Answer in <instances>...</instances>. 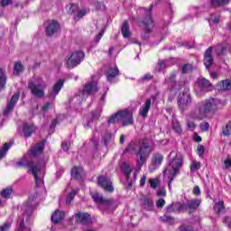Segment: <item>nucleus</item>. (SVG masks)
I'll return each instance as SVG.
<instances>
[{
	"mask_svg": "<svg viewBox=\"0 0 231 231\" xmlns=\"http://www.w3.org/2000/svg\"><path fill=\"white\" fill-rule=\"evenodd\" d=\"M212 51H214V47H209L204 53V65L207 68V69H208V68H210V66L214 64Z\"/></svg>",
	"mask_w": 231,
	"mask_h": 231,
	"instance_id": "17",
	"label": "nucleus"
},
{
	"mask_svg": "<svg viewBox=\"0 0 231 231\" xmlns=\"http://www.w3.org/2000/svg\"><path fill=\"white\" fill-rule=\"evenodd\" d=\"M108 124H118L120 122L123 127H127V125H133V112L131 110H119L116 114L108 117Z\"/></svg>",
	"mask_w": 231,
	"mask_h": 231,
	"instance_id": "6",
	"label": "nucleus"
},
{
	"mask_svg": "<svg viewBox=\"0 0 231 231\" xmlns=\"http://www.w3.org/2000/svg\"><path fill=\"white\" fill-rule=\"evenodd\" d=\"M92 118L93 120H98V118H100V112L98 111L92 112Z\"/></svg>",
	"mask_w": 231,
	"mask_h": 231,
	"instance_id": "63",
	"label": "nucleus"
},
{
	"mask_svg": "<svg viewBox=\"0 0 231 231\" xmlns=\"http://www.w3.org/2000/svg\"><path fill=\"white\" fill-rule=\"evenodd\" d=\"M32 219V211H27L19 216L17 220L16 231H32L30 226V220Z\"/></svg>",
	"mask_w": 231,
	"mask_h": 231,
	"instance_id": "10",
	"label": "nucleus"
},
{
	"mask_svg": "<svg viewBox=\"0 0 231 231\" xmlns=\"http://www.w3.org/2000/svg\"><path fill=\"white\" fill-rule=\"evenodd\" d=\"M194 69V67H192V64L186 63L182 66V73L184 75H187V73H191V71Z\"/></svg>",
	"mask_w": 231,
	"mask_h": 231,
	"instance_id": "45",
	"label": "nucleus"
},
{
	"mask_svg": "<svg viewBox=\"0 0 231 231\" xmlns=\"http://www.w3.org/2000/svg\"><path fill=\"white\" fill-rule=\"evenodd\" d=\"M177 104L180 111H187L189 109V106L192 104V96H190L189 89L186 88L179 94Z\"/></svg>",
	"mask_w": 231,
	"mask_h": 231,
	"instance_id": "9",
	"label": "nucleus"
},
{
	"mask_svg": "<svg viewBox=\"0 0 231 231\" xmlns=\"http://www.w3.org/2000/svg\"><path fill=\"white\" fill-rule=\"evenodd\" d=\"M88 12H89V10L87 9H81L79 10L77 14L74 16V20L75 21H80V19H82V17H84Z\"/></svg>",
	"mask_w": 231,
	"mask_h": 231,
	"instance_id": "44",
	"label": "nucleus"
},
{
	"mask_svg": "<svg viewBox=\"0 0 231 231\" xmlns=\"http://www.w3.org/2000/svg\"><path fill=\"white\" fill-rule=\"evenodd\" d=\"M12 226V222H5L2 226H0V231H8Z\"/></svg>",
	"mask_w": 231,
	"mask_h": 231,
	"instance_id": "53",
	"label": "nucleus"
},
{
	"mask_svg": "<svg viewBox=\"0 0 231 231\" xmlns=\"http://www.w3.org/2000/svg\"><path fill=\"white\" fill-rule=\"evenodd\" d=\"M46 88H48V85L41 77H32L28 82V88L35 98H44L46 97Z\"/></svg>",
	"mask_w": 231,
	"mask_h": 231,
	"instance_id": "5",
	"label": "nucleus"
},
{
	"mask_svg": "<svg viewBox=\"0 0 231 231\" xmlns=\"http://www.w3.org/2000/svg\"><path fill=\"white\" fill-rule=\"evenodd\" d=\"M158 68L159 70L162 71V69H165V61L162 60L158 62Z\"/></svg>",
	"mask_w": 231,
	"mask_h": 231,
	"instance_id": "64",
	"label": "nucleus"
},
{
	"mask_svg": "<svg viewBox=\"0 0 231 231\" xmlns=\"http://www.w3.org/2000/svg\"><path fill=\"white\" fill-rule=\"evenodd\" d=\"M214 210L216 214H221V212H225V202L223 200L218 201L214 205Z\"/></svg>",
	"mask_w": 231,
	"mask_h": 231,
	"instance_id": "38",
	"label": "nucleus"
},
{
	"mask_svg": "<svg viewBox=\"0 0 231 231\" xmlns=\"http://www.w3.org/2000/svg\"><path fill=\"white\" fill-rule=\"evenodd\" d=\"M153 76L151 74H145L143 78L139 79V82H149V80H152Z\"/></svg>",
	"mask_w": 231,
	"mask_h": 231,
	"instance_id": "49",
	"label": "nucleus"
},
{
	"mask_svg": "<svg viewBox=\"0 0 231 231\" xmlns=\"http://www.w3.org/2000/svg\"><path fill=\"white\" fill-rule=\"evenodd\" d=\"M172 129L175 133H177V134H181V133H183L181 125L180 124V121H178V119L176 118L172 119Z\"/></svg>",
	"mask_w": 231,
	"mask_h": 231,
	"instance_id": "35",
	"label": "nucleus"
},
{
	"mask_svg": "<svg viewBox=\"0 0 231 231\" xmlns=\"http://www.w3.org/2000/svg\"><path fill=\"white\" fill-rule=\"evenodd\" d=\"M180 231H194L192 229V226H181L180 227Z\"/></svg>",
	"mask_w": 231,
	"mask_h": 231,
	"instance_id": "61",
	"label": "nucleus"
},
{
	"mask_svg": "<svg viewBox=\"0 0 231 231\" xmlns=\"http://www.w3.org/2000/svg\"><path fill=\"white\" fill-rule=\"evenodd\" d=\"M214 85L205 78H198L195 82V91L198 97H203L207 95L209 91H213Z\"/></svg>",
	"mask_w": 231,
	"mask_h": 231,
	"instance_id": "8",
	"label": "nucleus"
},
{
	"mask_svg": "<svg viewBox=\"0 0 231 231\" xmlns=\"http://www.w3.org/2000/svg\"><path fill=\"white\" fill-rule=\"evenodd\" d=\"M144 17L142 21L138 22L139 26H144L143 32L141 33L142 39L147 40L152 35V28H154V21L152 20V5L149 9L142 8Z\"/></svg>",
	"mask_w": 231,
	"mask_h": 231,
	"instance_id": "4",
	"label": "nucleus"
},
{
	"mask_svg": "<svg viewBox=\"0 0 231 231\" xmlns=\"http://www.w3.org/2000/svg\"><path fill=\"white\" fill-rule=\"evenodd\" d=\"M19 97H21V94L15 93L12 96L10 102L7 103V106L4 111V115H8L11 111L14 110V107H15V104L19 102Z\"/></svg>",
	"mask_w": 231,
	"mask_h": 231,
	"instance_id": "18",
	"label": "nucleus"
},
{
	"mask_svg": "<svg viewBox=\"0 0 231 231\" xmlns=\"http://www.w3.org/2000/svg\"><path fill=\"white\" fill-rule=\"evenodd\" d=\"M121 171L125 174L126 181H129L131 172H133V168H131V164H129L128 162H123V164L121 165Z\"/></svg>",
	"mask_w": 231,
	"mask_h": 231,
	"instance_id": "29",
	"label": "nucleus"
},
{
	"mask_svg": "<svg viewBox=\"0 0 231 231\" xmlns=\"http://www.w3.org/2000/svg\"><path fill=\"white\" fill-rule=\"evenodd\" d=\"M208 23H209V24H211V23L213 24H217V23H219V17L209 18Z\"/></svg>",
	"mask_w": 231,
	"mask_h": 231,
	"instance_id": "62",
	"label": "nucleus"
},
{
	"mask_svg": "<svg viewBox=\"0 0 231 231\" xmlns=\"http://www.w3.org/2000/svg\"><path fill=\"white\" fill-rule=\"evenodd\" d=\"M112 138H113V135L111 134H105L103 137L105 145H108Z\"/></svg>",
	"mask_w": 231,
	"mask_h": 231,
	"instance_id": "50",
	"label": "nucleus"
},
{
	"mask_svg": "<svg viewBox=\"0 0 231 231\" xmlns=\"http://www.w3.org/2000/svg\"><path fill=\"white\" fill-rule=\"evenodd\" d=\"M149 183H150V187H152V189H156V187H158V180H156L154 179H150Z\"/></svg>",
	"mask_w": 231,
	"mask_h": 231,
	"instance_id": "55",
	"label": "nucleus"
},
{
	"mask_svg": "<svg viewBox=\"0 0 231 231\" xmlns=\"http://www.w3.org/2000/svg\"><path fill=\"white\" fill-rule=\"evenodd\" d=\"M225 51H226V43H221L215 47V53L217 56L225 55Z\"/></svg>",
	"mask_w": 231,
	"mask_h": 231,
	"instance_id": "37",
	"label": "nucleus"
},
{
	"mask_svg": "<svg viewBox=\"0 0 231 231\" xmlns=\"http://www.w3.org/2000/svg\"><path fill=\"white\" fill-rule=\"evenodd\" d=\"M79 189H73L72 192L68 195L67 199H66L67 205L71 204L72 199H75V196H77V194H79Z\"/></svg>",
	"mask_w": 231,
	"mask_h": 231,
	"instance_id": "42",
	"label": "nucleus"
},
{
	"mask_svg": "<svg viewBox=\"0 0 231 231\" xmlns=\"http://www.w3.org/2000/svg\"><path fill=\"white\" fill-rule=\"evenodd\" d=\"M121 32L125 39H129V37H131V30L129 29V23L124 22Z\"/></svg>",
	"mask_w": 231,
	"mask_h": 231,
	"instance_id": "33",
	"label": "nucleus"
},
{
	"mask_svg": "<svg viewBox=\"0 0 231 231\" xmlns=\"http://www.w3.org/2000/svg\"><path fill=\"white\" fill-rule=\"evenodd\" d=\"M106 75L107 81L113 83L115 82V79L120 75V70L116 66L109 67V69L106 71Z\"/></svg>",
	"mask_w": 231,
	"mask_h": 231,
	"instance_id": "16",
	"label": "nucleus"
},
{
	"mask_svg": "<svg viewBox=\"0 0 231 231\" xmlns=\"http://www.w3.org/2000/svg\"><path fill=\"white\" fill-rule=\"evenodd\" d=\"M152 100L146 99L144 104L142 106V107L139 110V115L143 116V118H147V115H149V110L151 109V104Z\"/></svg>",
	"mask_w": 231,
	"mask_h": 231,
	"instance_id": "22",
	"label": "nucleus"
},
{
	"mask_svg": "<svg viewBox=\"0 0 231 231\" xmlns=\"http://www.w3.org/2000/svg\"><path fill=\"white\" fill-rule=\"evenodd\" d=\"M92 199H94L95 203H98L99 205L109 206L112 203H115V200H113L112 199H104V197H102V195L98 193H95L94 195H92Z\"/></svg>",
	"mask_w": 231,
	"mask_h": 231,
	"instance_id": "20",
	"label": "nucleus"
},
{
	"mask_svg": "<svg viewBox=\"0 0 231 231\" xmlns=\"http://www.w3.org/2000/svg\"><path fill=\"white\" fill-rule=\"evenodd\" d=\"M209 127H210V125L208 124V122H202L200 124L201 131H208Z\"/></svg>",
	"mask_w": 231,
	"mask_h": 231,
	"instance_id": "54",
	"label": "nucleus"
},
{
	"mask_svg": "<svg viewBox=\"0 0 231 231\" xmlns=\"http://www.w3.org/2000/svg\"><path fill=\"white\" fill-rule=\"evenodd\" d=\"M178 72L172 71L169 76L165 78L164 84L171 86V88H176V77Z\"/></svg>",
	"mask_w": 231,
	"mask_h": 231,
	"instance_id": "24",
	"label": "nucleus"
},
{
	"mask_svg": "<svg viewBox=\"0 0 231 231\" xmlns=\"http://www.w3.org/2000/svg\"><path fill=\"white\" fill-rule=\"evenodd\" d=\"M36 129L37 128L35 127V125L25 123L23 127V133L24 138H30V136H32V134L35 133Z\"/></svg>",
	"mask_w": 231,
	"mask_h": 231,
	"instance_id": "23",
	"label": "nucleus"
},
{
	"mask_svg": "<svg viewBox=\"0 0 231 231\" xmlns=\"http://www.w3.org/2000/svg\"><path fill=\"white\" fill-rule=\"evenodd\" d=\"M175 208V214H181V212H187V204L182 202L173 203Z\"/></svg>",
	"mask_w": 231,
	"mask_h": 231,
	"instance_id": "32",
	"label": "nucleus"
},
{
	"mask_svg": "<svg viewBox=\"0 0 231 231\" xmlns=\"http://www.w3.org/2000/svg\"><path fill=\"white\" fill-rule=\"evenodd\" d=\"M86 54L82 51H76L72 52L67 60V68H77L82 60H84Z\"/></svg>",
	"mask_w": 231,
	"mask_h": 231,
	"instance_id": "11",
	"label": "nucleus"
},
{
	"mask_svg": "<svg viewBox=\"0 0 231 231\" xmlns=\"http://www.w3.org/2000/svg\"><path fill=\"white\" fill-rule=\"evenodd\" d=\"M75 218L77 223H81V225H84L85 226H89L93 221L91 220V215L88 213H76Z\"/></svg>",
	"mask_w": 231,
	"mask_h": 231,
	"instance_id": "14",
	"label": "nucleus"
},
{
	"mask_svg": "<svg viewBox=\"0 0 231 231\" xmlns=\"http://www.w3.org/2000/svg\"><path fill=\"white\" fill-rule=\"evenodd\" d=\"M59 30H60V24L59 23V22L52 20L46 27L45 33L48 37H51V35H55V33H57Z\"/></svg>",
	"mask_w": 231,
	"mask_h": 231,
	"instance_id": "15",
	"label": "nucleus"
},
{
	"mask_svg": "<svg viewBox=\"0 0 231 231\" xmlns=\"http://www.w3.org/2000/svg\"><path fill=\"white\" fill-rule=\"evenodd\" d=\"M183 167V154L178 152H171L169 155V162L166 168L163 169L162 173L164 176L168 175V187L171 190V183L174 178L180 174V170Z\"/></svg>",
	"mask_w": 231,
	"mask_h": 231,
	"instance_id": "2",
	"label": "nucleus"
},
{
	"mask_svg": "<svg viewBox=\"0 0 231 231\" xmlns=\"http://www.w3.org/2000/svg\"><path fill=\"white\" fill-rule=\"evenodd\" d=\"M157 196L165 197L167 196V191H165V189H161L157 191Z\"/></svg>",
	"mask_w": 231,
	"mask_h": 231,
	"instance_id": "60",
	"label": "nucleus"
},
{
	"mask_svg": "<svg viewBox=\"0 0 231 231\" xmlns=\"http://www.w3.org/2000/svg\"><path fill=\"white\" fill-rule=\"evenodd\" d=\"M201 205V199H195L189 200L186 203L187 210H198V208Z\"/></svg>",
	"mask_w": 231,
	"mask_h": 231,
	"instance_id": "28",
	"label": "nucleus"
},
{
	"mask_svg": "<svg viewBox=\"0 0 231 231\" xmlns=\"http://www.w3.org/2000/svg\"><path fill=\"white\" fill-rule=\"evenodd\" d=\"M70 174L71 178H73L74 180H82L84 170H82V167L74 166L71 170Z\"/></svg>",
	"mask_w": 231,
	"mask_h": 231,
	"instance_id": "27",
	"label": "nucleus"
},
{
	"mask_svg": "<svg viewBox=\"0 0 231 231\" xmlns=\"http://www.w3.org/2000/svg\"><path fill=\"white\" fill-rule=\"evenodd\" d=\"M23 71H24V67L23 66V63H21L20 61L16 62L13 70L14 75H21Z\"/></svg>",
	"mask_w": 231,
	"mask_h": 231,
	"instance_id": "39",
	"label": "nucleus"
},
{
	"mask_svg": "<svg viewBox=\"0 0 231 231\" xmlns=\"http://www.w3.org/2000/svg\"><path fill=\"white\" fill-rule=\"evenodd\" d=\"M98 91L97 83L96 81H89L84 85L81 96L83 98L89 97V95H93V93H97Z\"/></svg>",
	"mask_w": 231,
	"mask_h": 231,
	"instance_id": "13",
	"label": "nucleus"
},
{
	"mask_svg": "<svg viewBox=\"0 0 231 231\" xmlns=\"http://www.w3.org/2000/svg\"><path fill=\"white\" fill-rule=\"evenodd\" d=\"M223 223L228 226V228H231V217H226L223 219Z\"/></svg>",
	"mask_w": 231,
	"mask_h": 231,
	"instance_id": "56",
	"label": "nucleus"
},
{
	"mask_svg": "<svg viewBox=\"0 0 231 231\" xmlns=\"http://www.w3.org/2000/svg\"><path fill=\"white\" fill-rule=\"evenodd\" d=\"M221 106V101L217 98H208L198 103L197 111L191 113L194 120H204L208 115H216Z\"/></svg>",
	"mask_w": 231,
	"mask_h": 231,
	"instance_id": "1",
	"label": "nucleus"
},
{
	"mask_svg": "<svg viewBox=\"0 0 231 231\" xmlns=\"http://www.w3.org/2000/svg\"><path fill=\"white\" fill-rule=\"evenodd\" d=\"M152 163L155 167H160L163 163V155L162 153H154L152 158Z\"/></svg>",
	"mask_w": 231,
	"mask_h": 231,
	"instance_id": "31",
	"label": "nucleus"
},
{
	"mask_svg": "<svg viewBox=\"0 0 231 231\" xmlns=\"http://www.w3.org/2000/svg\"><path fill=\"white\" fill-rule=\"evenodd\" d=\"M64 87V80L60 79L56 84L52 87V89L49 92V98H55L60 90Z\"/></svg>",
	"mask_w": 231,
	"mask_h": 231,
	"instance_id": "19",
	"label": "nucleus"
},
{
	"mask_svg": "<svg viewBox=\"0 0 231 231\" xmlns=\"http://www.w3.org/2000/svg\"><path fill=\"white\" fill-rule=\"evenodd\" d=\"M217 89L218 91H230L231 89V80L225 79L217 84Z\"/></svg>",
	"mask_w": 231,
	"mask_h": 231,
	"instance_id": "26",
	"label": "nucleus"
},
{
	"mask_svg": "<svg viewBox=\"0 0 231 231\" xmlns=\"http://www.w3.org/2000/svg\"><path fill=\"white\" fill-rule=\"evenodd\" d=\"M222 133L224 136H230L231 134V122H228L226 126L223 127Z\"/></svg>",
	"mask_w": 231,
	"mask_h": 231,
	"instance_id": "46",
	"label": "nucleus"
},
{
	"mask_svg": "<svg viewBox=\"0 0 231 231\" xmlns=\"http://www.w3.org/2000/svg\"><path fill=\"white\" fill-rule=\"evenodd\" d=\"M201 169V164L199 162L193 161L190 165V171L196 172V171H199Z\"/></svg>",
	"mask_w": 231,
	"mask_h": 231,
	"instance_id": "47",
	"label": "nucleus"
},
{
	"mask_svg": "<svg viewBox=\"0 0 231 231\" xmlns=\"http://www.w3.org/2000/svg\"><path fill=\"white\" fill-rule=\"evenodd\" d=\"M155 205L157 208H163L165 207V199H159L156 202Z\"/></svg>",
	"mask_w": 231,
	"mask_h": 231,
	"instance_id": "52",
	"label": "nucleus"
},
{
	"mask_svg": "<svg viewBox=\"0 0 231 231\" xmlns=\"http://www.w3.org/2000/svg\"><path fill=\"white\" fill-rule=\"evenodd\" d=\"M231 167V158H227L224 161V169H230Z\"/></svg>",
	"mask_w": 231,
	"mask_h": 231,
	"instance_id": "57",
	"label": "nucleus"
},
{
	"mask_svg": "<svg viewBox=\"0 0 231 231\" xmlns=\"http://www.w3.org/2000/svg\"><path fill=\"white\" fill-rule=\"evenodd\" d=\"M64 212L63 211H59L56 210L52 215H51V221L52 223H60V221H62V219H64Z\"/></svg>",
	"mask_w": 231,
	"mask_h": 231,
	"instance_id": "30",
	"label": "nucleus"
},
{
	"mask_svg": "<svg viewBox=\"0 0 231 231\" xmlns=\"http://www.w3.org/2000/svg\"><path fill=\"white\" fill-rule=\"evenodd\" d=\"M12 192H14V190L11 188H6L0 192V196L1 198L8 199L12 196Z\"/></svg>",
	"mask_w": 231,
	"mask_h": 231,
	"instance_id": "41",
	"label": "nucleus"
},
{
	"mask_svg": "<svg viewBox=\"0 0 231 231\" xmlns=\"http://www.w3.org/2000/svg\"><path fill=\"white\" fill-rule=\"evenodd\" d=\"M124 152L134 153L137 156L136 167L142 169L147 158L151 156V147L143 141H132Z\"/></svg>",
	"mask_w": 231,
	"mask_h": 231,
	"instance_id": "3",
	"label": "nucleus"
},
{
	"mask_svg": "<svg viewBox=\"0 0 231 231\" xmlns=\"http://www.w3.org/2000/svg\"><path fill=\"white\" fill-rule=\"evenodd\" d=\"M30 172L32 174V176L35 179V184L36 187H42L44 185V174H45V168H46V162H42L38 166H33V164L30 163Z\"/></svg>",
	"mask_w": 231,
	"mask_h": 231,
	"instance_id": "7",
	"label": "nucleus"
},
{
	"mask_svg": "<svg viewBox=\"0 0 231 231\" xmlns=\"http://www.w3.org/2000/svg\"><path fill=\"white\" fill-rule=\"evenodd\" d=\"M143 205L145 210H152V208H154V202L151 199H144L143 200Z\"/></svg>",
	"mask_w": 231,
	"mask_h": 231,
	"instance_id": "40",
	"label": "nucleus"
},
{
	"mask_svg": "<svg viewBox=\"0 0 231 231\" xmlns=\"http://www.w3.org/2000/svg\"><path fill=\"white\" fill-rule=\"evenodd\" d=\"M193 194L194 196H199V194H201V189H199V186H195L193 188Z\"/></svg>",
	"mask_w": 231,
	"mask_h": 231,
	"instance_id": "59",
	"label": "nucleus"
},
{
	"mask_svg": "<svg viewBox=\"0 0 231 231\" xmlns=\"http://www.w3.org/2000/svg\"><path fill=\"white\" fill-rule=\"evenodd\" d=\"M42 162H32V161H28L26 159V157H23L20 161H18L16 162V167H27L29 172H30V163H32V166L34 167H38L40 163H42Z\"/></svg>",
	"mask_w": 231,
	"mask_h": 231,
	"instance_id": "21",
	"label": "nucleus"
},
{
	"mask_svg": "<svg viewBox=\"0 0 231 231\" xmlns=\"http://www.w3.org/2000/svg\"><path fill=\"white\" fill-rule=\"evenodd\" d=\"M6 86V75H5V71L0 69V89H3Z\"/></svg>",
	"mask_w": 231,
	"mask_h": 231,
	"instance_id": "43",
	"label": "nucleus"
},
{
	"mask_svg": "<svg viewBox=\"0 0 231 231\" xmlns=\"http://www.w3.org/2000/svg\"><path fill=\"white\" fill-rule=\"evenodd\" d=\"M97 183L106 192H115V187H113V181L111 179L100 176L97 179Z\"/></svg>",
	"mask_w": 231,
	"mask_h": 231,
	"instance_id": "12",
	"label": "nucleus"
},
{
	"mask_svg": "<svg viewBox=\"0 0 231 231\" xmlns=\"http://www.w3.org/2000/svg\"><path fill=\"white\" fill-rule=\"evenodd\" d=\"M68 13L71 15L72 14H75L77 10H79V5L76 4H71L67 5Z\"/></svg>",
	"mask_w": 231,
	"mask_h": 231,
	"instance_id": "48",
	"label": "nucleus"
},
{
	"mask_svg": "<svg viewBox=\"0 0 231 231\" xmlns=\"http://www.w3.org/2000/svg\"><path fill=\"white\" fill-rule=\"evenodd\" d=\"M46 143V141H43L42 143H38L36 144L32 149H31L30 151V156H32V158H35V156H37V154H41V152H42V151H44V143Z\"/></svg>",
	"mask_w": 231,
	"mask_h": 231,
	"instance_id": "25",
	"label": "nucleus"
},
{
	"mask_svg": "<svg viewBox=\"0 0 231 231\" xmlns=\"http://www.w3.org/2000/svg\"><path fill=\"white\" fill-rule=\"evenodd\" d=\"M165 210H166V214H172V213L176 214V209H175V208H174V204H173V203H172V204H170V205L165 208Z\"/></svg>",
	"mask_w": 231,
	"mask_h": 231,
	"instance_id": "51",
	"label": "nucleus"
},
{
	"mask_svg": "<svg viewBox=\"0 0 231 231\" xmlns=\"http://www.w3.org/2000/svg\"><path fill=\"white\" fill-rule=\"evenodd\" d=\"M12 145H14V142L5 143L4 144V147L2 148V150H0V160H3V158H5L6 152H8V150L12 147Z\"/></svg>",
	"mask_w": 231,
	"mask_h": 231,
	"instance_id": "36",
	"label": "nucleus"
},
{
	"mask_svg": "<svg viewBox=\"0 0 231 231\" xmlns=\"http://www.w3.org/2000/svg\"><path fill=\"white\" fill-rule=\"evenodd\" d=\"M230 3V0H210V5L213 8H219V6H225Z\"/></svg>",
	"mask_w": 231,
	"mask_h": 231,
	"instance_id": "34",
	"label": "nucleus"
},
{
	"mask_svg": "<svg viewBox=\"0 0 231 231\" xmlns=\"http://www.w3.org/2000/svg\"><path fill=\"white\" fill-rule=\"evenodd\" d=\"M198 154L200 157L203 156V154H205V146L203 145L198 146Z\"/></svg>",
	"mask_w": 231,
	"mask_h": 231,
	"instance_id": "58",
	"label": "nucleus"
}]
</instances>
